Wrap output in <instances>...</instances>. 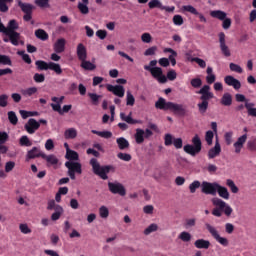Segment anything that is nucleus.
I'll return each instance as SVG.
<instances>
[{"label": "nucleus", "mask_w": 256, "mask_h": 256, "mask_svg": "<svg viewBox=\"0 0 256 256\" xmlns=\"http://www.w3.org/2000/svg\"><path fill=\"white\" fill-rule=\"evenodd\" d=\"M35 36L37 39H41V41H47V39H49V34H47V32H45L43 29L36 30Z\"/></svg>", "instance_id": "41"}, {"label": "nucleus", "mask_w": 256, "mask_h": 256, "mask_svg": "<svg viewBox=\"0 0 256 256\" xmlns=\"http://www.w3.org/2000/svg\"><path fill=\"white\" fill-rule=\"evenodd\" d=\"M17 29H19V23L16 20H10L8 26L2 32L9 37L10 43L16 47L17 45H25V42L21 40V34L16 32Z\"/></svg>", "instance_id": "3"}, {"label": "nucleus", "mask_w": 256, "mask_h": 256, "mask_svg": "<svg viewBox=\"0 0 256 256\" xmlns=\"http://www.w3.org/2000/svg\"><path fill=\"white\" fill-rule=\"evenodd\" d=\"M153 136V131H151L149 128L143 130L141 128L136 129V133L134 135L136 143L138 145H141L145 141V139H149V137Z\"/></svg>", "instance_id": "11"}, {"label": "nucleus", "mask_w": 256, "mask_h": 256, "mask_svg": "<svg viewBox=\"0 0 256 256\" xmlns=\"http://www.w3.org/2000/svg\"><path fill=\"white\" fill-rule=\"evenodd\" d=\"M224 82L226 83V85H228V87H233V89H235L236 91H239V89H241V81L231 75L226 76L224 78Z\"/></svg>", "instance_id": "20"}, {"label": "nucleus", "mask_w": 256, "mask_h": 256, "mask_svg": "<svg viewBox=\"0 0 256 256\" xmlns=\"http://www.w3.org/2000/svg\"><path fill=\"white\" fill-rule=\"evenodd\" d=\"M19 231L22 233V235H31V233H33V230H31V227H29V224L27 223H20Z\"/></svg>", "instance_id": "36"}, {"label": "nucleus", "mask_w": 256, "mask_h": 256, "mask_svg": "<svg viewBox=\"0 0 256 256\" xmlns=\"http://www.w3.org/2000/svg\"><path fill=\"white\" fill-rule=\"evenodd\" d=\"M116 142L121 151L129 149V141H127V139L120 137L116 139Z\"/></svg>", "instance_id": "34"}, {"label": "nucleus", "mask_w": 256, "mask_h": 256, "mask_svg": "<svg viewBox=\"0 0 256 256\" xmlns=\"http://www.w3.org/2000/svg\"><path fill=\"white\" fill-rule=\"evenodd\" d=\"M145 71H149L158 83H167V76L163 75V69L157 67V60H151L149 65L144 66Z\"/></svg>", "instance_id": "5"}, {"label": "nucleus", "mask_w": 256, "mask_h": 256, "mask_svg": "<svg viewBox=\"0 0 256 256\" xmlns=\"http://www.w3.org/2000/svg\"><path fill=\"white\" fill-rule=\"evenodd\" d=\"M4 169H5V173H11V171H13V169H15V162L14 161L6 162Z\"/></svg>", "instance_id": "60"}, {"label": "nucleus", "mask_w": 256, "mask_h": 256, "mask_svg": "<svg viewBox=\"0 0 256 256\" xmlns=\"http://www.w3.org/2000/svg\"><path fill=\"white\" fill-rule=\"evenodd\" d=\"M106 89H108V91H110V93H113V95H116V97H125V87L121 86V85H111V84H107L106 85Z\"/></svg>", "instance_id": "17"}, {"label": "nucleus", "mask_w": 256, "mask_h": 256, "mask_svg": "<svg viewBox=\"0 0 256 256\" xmlns=\"http://www.w3.org/2000/svg\"><path fill=\"white\" fill-rule=\"evenodd\" d=\"M221 155V143H219V137L216 135L214 147L210 148L207 153L208 159H215Z\"/></svg>", "instance_id": "15"}, {"label": "nucleus", "mask_w": 256, "mask_h": 256, "mask_svg": "<svg viewBox=\"0 0 256 256\" xmlns=\"http://www.w3.org/2000/svg\"><path fill=\"white\" fill-rule=\"evenodd\" d=\"M67 43V40L65 38H60L54 43V51L55 53H63L65 51V45Z\"/></svg>", "instance_id": "25"}, {"label": "nucleus", "mask_w": 256, "mask_h": 256, "mask_svg": "<svg viewBox=\"0 0 256 256\" xmlns=\"http://www.w3.org/2000/svg\"><path fill=\"white\" fill-rule=\"evenodd\" d=\"M211 203L214 207V209L212 210V215L214 217H222L223 213L226 217H231V215H233V208L231 207V205L227 204L225 200L214 197L211 199Z\"/></svg>", "instance_id": "2"}, {"label": "nucleus", "mask_w": 256, "mask_h": 256, "mask_svg": "<svg viewBox=\"0 0 256 256\" xmlns=\"http://www.w3.org/2000/svg\"><path fill=\"white\" fill-rule=\"evenodd\" d=\"M196 223H197V219L188 218V219L185 220L184 227L186 229H191V227H195Z\"/></svg>", "instance_id": "54"}, {"label": "nucleus", "mask_w": 256, "mask_h": 256, "mask_svg": "<svg viewBox=\"0 0 256 256\" xmlns=\"http://www.w3.org/2000/svg\"><path fill=\"white\" fill-rule=\"evenodd\" d=\"M16 2L18 3V6L23 11V13H33V5L22 3L21 0H16Z\"/></svg>", "instance_id": "30"}, {"label": "nucleus", "mask_w": 256, "mask_h": 256, "mask_svg": "<svg viewBox=\"0 0 256 256\" xmlns=\"http://www.w3.org/2000/svg\"><path fill=\"white\" fill-rule=\"evenodd\" d=\"M53 111H56V113H59V115H65V113H69L71 109H73V105L68 104L64 105L62 108L60 104H50Z\"/></svg>", "instance_id": "21"}, {"label": "nucleus", "mask_w": 256, "mask_h": 256, "mask_svg": "<svg viewBox=\"0 0 256 256\" xmlns=\"http://www.w3.org/2000/svg\"><path fill=\"white\" fill-rule=\"evenodd\" d=\"M149 9H162L163 3L160 0H150L148 3Z\"/></svg>", "instance_id": "49"}, {"label": "nucleus", "mask_w": 256, "mask_h": 256, "mask_svg": "<svg viewBox=\"0 0 256 256\" xmlns=\"http://www.w3.org/2000/svg\"><path fill=\"white\" fill-rule=\"evenodd\" d=\"M226 185H227V187H229L231 193H234V194L239 193V187H237V185H235V182L233 180L227 179Z\"/></svg>", "instance_id": "43"}, {"label": "nucleus", "mask_w": 256, "mask_h": 256, "mask_svg": "<svg viewBox=\"0 0 256 256\" xmlns=\"http://www.w3.org/2000/svg\"><path fill=\"white\" fill-rule=\"evenodd\" d=\"M201 182L199 180H195L193 181L190 185H189V191L190 193H195L197 191V189H199V187H201Z\"/></svg>", "instance_id": "51"}, {"label": "nucleus", "mask_w": 256, "mask_h": 256, "mask_svg": "<svg viewBox=\"0 0 256 256\" xmlns=\"http://www.w3.org/2000/svg\"><path fill=\"white\" fill-rule=\"evenodd\" d=\"M121 121L128 123V125H143V120L133 119V112L126 115L124 112L120 113Z\"/></svg>", "instance_id": "16"}, {"label": "nucleus", "mask_w": 256, "mask_h": 256, "mask_svg": "<svg viewBox=\"0 0 256 256\" xmlns=\"http://www.w3.org/2000/svg\"><path fill=\"white\" fill-rule=\"evenodd\" d=\"M117 157H118V159H120V161H126V162H129L132 159L131 154L123 153V152H119L117 154Z\"/></svg>", "instance_id": "56"}, {"label": "nucleus", "mask_w": 256, "mask_h": 256, "mask_svg": "<svg viewBox=\"0 0 256 256\" xmlns=\"http://www.w3.org/2000/svg\"><path fill=\"white\" fill-rule=\"evenodd\" d=\"M216 193H218V195H219V197H221V199H225L226 201H229V198L231 197V194L229 193V190L227 189V187L221 186V184H218Z\"/></svg>", "instance_id": "24"}, {"label": "nucleus", "mask_w": 256, "mask_h": 256, "mask_svg": "<svg viewBox=\"0 0 256 256\" xmlns=\"http://www.w3.org/2000/svg\"><path fill=\"white\" fill-rule=\"evenodd\" d=\"M205 227L207 231L210 233L211 237H213V239H215V241L219 243V245H222V247H229V239L222 237L221 234L219 233V230H217L215 226L206 223Z\"/></svg>", "instance_id": "8"}, {"label": "nucleus", "mask_w": 256, "mask_h": 256, "mask_svg": "<svg viewBox=\"0 0 256 256\" xmlns=\"http://www.w3.org/2000/svg\"><path fill=\"white\" fill-rule=\"evenodd\" d=\"M98 213L101 219H107L109 217V208L107 206H100Z\"/></svg>", "instance_id": "48"}, {"label": "nucleus", "mask_w": 256, "mask_h": 256, "mask_svg": "<svg viewBox=\"0 0 256 256\" xmlns=\"http://www.w3.org/2000/svg\"><path fill=\"white\" fill-rule=\"evenodd\" d=\"M178 239L182 240L184 243H189V241L193 239V236L191 235V233L183 231L178 235Z\"/></svg>", "instance_id": "40"}, {"label": "nucleus", "mask_w": 256, "mask_h": 256, "mask_svg": "<svg viewBox=\"0 0 256 256\" xmlns=\"http://www.w3.org/2000/svg\"><path fill=\"white\" fill-rule=\"evenodd\" d=\"M221 104L225 107H230L233 104V97L229 93H224L221 98Z\"/></svg>", "instance_id": "31"}, {"label": "nucleus", "mask_w": 256, "mask_h": 256, "mask_svg": "<svg viewBox=\"0 0 256 256\" xmlns=\"http://www.w3.org/2000/svg\"><path fill=\"white\" fill-rule=\"evenodd\" d=\"M214 137H215V132L214 131H211V130L206 131L205 141H206L207 145H209V146L213 145Z\"/></svg>", "instance_id": "45"}, {"label": "nucleus", "mask_w": 256, "mask_h": 256, "mask_svg": "<svg viewBox=\"0 0 256 256\" xmlns=\"http://www.w3.org/2000/svg\"><path fill=\"white\" fill-rule=\"evenodd\" d=\"M229 68L230 71H232L233 73H243V68L240 65L235 64L233 62L229 64Z\"/></svg>", "instance_id": "52"}, {"label": "nucleus", "mask_w": 256, "mask_h": 256, "mask_svg": "<svg viewBox=\"0 0 256 256\" xmlns=\"http://www.w3.org/2000/svg\"><path fill=\"white\" fill-rule=\"evenodd\" d=\"M192 143L193 145L187 144L183 147V149L188 155H191V157H195L196 155H199V153H201L202 149L201 138L199 137V135L196 134L192 138Z\"/></svg>", "instance_id": "7"}, {"label": "nucleus", "mask_w": 256, "mask_h": 256, "mask_svg": "<svg viewBox=\"0 0 256 256\" xmlns=\"http://www.w3.org/2000/svg\"><path fill=\"white\" fill-rule=\"evenodd\" d=\"M24 127L27 133L33 135V133H35V131H37L39 127H41V124H39L37 120L30 118Z\"/></svg>", "instance_id": "19"}, {"label": "nucleus", "mask_w": 256, "mask_h": 256, "mask_svg": "<svg viewBox=\"0 0 256 256\" xmlns=\"http://www.w3.org/2000/svg\"><path fill=\"white\" fill-rule=\"evenodd\" d=\"M90 165L92 166L93 169V173H95V175H98V177L100 179H103L104 181L109 179V177L107 176V174L112 171H115V167L111 166V165H107V166H101V164H99V162L97 161V159L92 158L90 160Z\"/></svg>", "instance_id": "4"}, {"label": "nucleus", "mask_w": 256, "mask_h": 256, "mask_svg": "<svg viewBox=\"0 0 256 256\" xmlns=\"http://www.w3.org/2000/svg\"><path fill=\"white\" fill-rule=\"evenodd\" d=\"M180 11L181 13H191V15L198 17L201 23H207V18H205V15L200 13L197 8L191 4L181 6Z\"/></svg>", "instance_id": "9"}, {"label": "nucleus", "mask_w": 256, "mask_h": 256, "mask_svg": "<svg viewBox=\"0 0 256 256\" xmlns=\"http://www.w3.org/2000/svg\"><path fill=\"white\" fill-rule=\"evenodd\" d=\"M9 105V95L1 94L0 95V107H7Z\"/></svg>", "instance_id": "55"}, {"label": "nucleus", "mask_w": 256, "mask_h": 256, "mask_svg": "<svg viewBox=\"0 0 256 256\" xmlns=\"http://www.w3.org/2000/svg\"><path fill=\"white\" fill-rule=\"evenodd\" d=\"M126 105L127 107H133L135 105V96H133L131 91L126 92Z\"/></svg>", "instance_id": "44"}, {"label": "nucleus", "mask_w": 256, "mask_h": 256, "mask_svg": "<svg viewBox=\"0 0 256 256\" xmlns=\"http://www.w3.org/2000/svg\"><path fill=\"white\" fill-rule=\"evenodd\" d=\"M20 145H22V147H31L33 144L31 143V140H29V137L22 136L20 138Z\"/></svg>", "instance_id": "58"}, {"label": "nucleus", "mask_w": 256, "mask_h": 256, "mask_svg": "<svg viewBox=\"0 0 256 256\" xmlns=\"http://www.w3.org/2000/svg\"><path fill=\"white\" fill-rule=\"evenodd\" d=\"M156 231H159V225L152 223L144 230V235H151V233H155Z\"/></svg>", "instance_id": "42"}, {"label": "nucleus", "mask_w": 256, "mask_h": 256, "mask_svg": "<svg viewBox=\"0 0 256 256\" xmlns=\"http://www.w3.org/2000/svg\"><path fill=\"white\" fill-rule=\"evenodd\" d=\"M50 71H54L56 75H61L63 73V69H61V65L54 63V62H49V68Z\"/></svg>", "instance_id": "39"}, {"label": "nucleus", "mask_w": 256, "mask_h": 256, "mask_svg": "<svg viewBox=\"0 0 256 256\" xmlns=\"http://www.w3.org/2000/svg\"><path fill=\"white\" fill-rule=\"evenodd\" d=\"M0 65H11V58L7 55L0 54Z\"/></svg>", "instance_id": "63"}, {"label": "nucleus", "mask_w": 256, "mask_h": 256, "mask_svg": "<svg viewBox=\"0 0 256 256\" xmlns=\"http://www.w3.org/2000/svg\"><path fill=\"white\" fill-rule=\"evenodd\" d=\"M81 68L85 69L86 71H93L96 69V66H95V64H93L87 60H82Z\"/></svg>", "instance_id": "47"}, {"label": "nucleus", "mask_w": 256, "mask_h": 256, "mask_svg": "<svg viewBox=\"0 0 256 256\" xmlns=\"http://www.w3.org/2000/svg\"><path fill=\"white\" fill-rule=\"evenodd\" d=\"M224 139H225L226 145H231V143H233V131L225 132Z\"/></svg>", "instance_id": "59"}, {"label": "nucleus", "mask_w": 256, "mask_h": 256, "mask_svg": "<svg viewBox=\"0 0 256 256\" xmlns=\"http://www.w3.org/2000/svg\"><path fill=\"white\" fill-rule=\"evenodd\" d=\"M208 107H209L208 100H202L201 103H198V108H199L200 113H205L207 111Z\"/></svg>", "instance_id": "57"}, {"label": "nucleus", "mask_w": 256, "mask_h": 256, "mask_svg": "<svg viewBox=\"0 0 256 256\" xmlns=\"http://www.w3.org/2000/svg\"><path fill=\"white\" fill-rule=\"evenodd\" d=\"M43 155H45V153L41 152V149H39L38 147H34L30 151H28L27 159H35L37 157L43 158Z\"/></svg>", "instance_id": "27"}, {"label": "nucleus", "mask_w": 256, "mask_h": 256, "mask_svg": "<svg viewBox=\"0 0 256 256\" xmlns=\"http://www.w3.org/2000/svg\"><path fill=\"white\" fill-rule=\"evenodd\" d=\"M201 95V101H209V99H214L215 95L211 92V86L204 85L199 91L196 92Z\"/></svg>", "instance_id": "14"}, {"label": "nucleus", "mask_w": 256, "mask_h": 256, "mask_svg": "<svg viewBox=\"0 0 256 256\" xmlns=\"http://www.w3.org/2000/svg\"><path fill=\"white\" fill-rule=\"evenodd\" d=\"M92 133L94 135H98V137H102V139H111L113 137V133L111 131H97V130H92Z\"/></svg>", "instance_id": "32"}, {"label": "nucleus", "mask_w": 256, "mask_h": 256, "mask_svg": "<svg viewBox=\"0 0 256 256\" xmlns=\"http://www.w3.org/2000/svg\"><path fill=\"white\" fill-rule=\"evenodd\" d=\"M88 96L90 97L92 103L94 105H99V99H101V95L95 94V93H89Z\"/></svg>", "instance_id": "62"}, {"label": "nucleus", "mask_w": 256, "mask_h": 256, "mask_svg": "<svg viewBox=\"0 0 256 256\" xmlns=\"http://www.w3.org/2000/svg\"><path fill=\"white\" fill-rule=\"evenodd\" d=\"M219 187V183L217 182H207L204 181L201 184V191L205 195H217V188Z\"/></svg>", "instance_id": "10"}, {"label": "nucleus", "mask_w": 256, "mask_h": 256, "mask_svg": "<svg viewBox=\"0 0 256 256\" xmlns=\"http://www.w3.org/2000/svg\"><path fill=\"white\" fill-rule=\"evenodd\" d=\"M65 139H75L77 137V129L68 128L64 132Z\"/></svg>", "instance_id": "37"}, {"label": "nucleus", "mask_w": 256, "mask_h": 256, "mask_svg": "<svg viewBox=\"0 0 256 256\" xmlns=\"http://www.w3.org/2000/svg\"><path fill=\"white\" fill-rule=\"evenodd\" d=\"M210 17H213V19H218L219 21H223V19L227 17V14L222 10H214L210 12Z\"/></svg>", "instance_id": "28"}, {"label": "nucleus", "mask_w": 256, "mask_h": 256, "mask_svg": "<svg viewBox=\"0 0 256 256\" xmlns=\"http://www.w3.org/2000/svg\"><path fill=\"white\" fill-rule=\"evenodd\" d=\"M175 138H173V135H171V134H166L165 136H164V144L166 145V147H169V146H171V145H173V140H174Z\"/></svg>", "instance_id": "64"}, {"label": "nucleus", "mask_w": 256, "mask_h": 256, "mask_svg": "<svg viewBox=\"0 0 256 256\" xmlns=\"http://www.w3.org/2000/svg\"><path fill=\"white\" fill-rule=\"evenodd\" d=\"M76 53L80 61L87 60V48L85 45H83V43L77 45Z\"/></svg>", "instance_id": "23"}, {"label": "nucleus", "mask_w": 256, "mask_h": 256, "mask_svg": "<svg viewBox=\"0 0 256 256\" xmlns=\"http://www.w3.org/2000/svg\"><path fill=\"white\" fill-rule=\"evenodd\" d=\"M38 91L39 89H37V87H30L22 90L21 93L23 97H33V95H36Z\"/></svg>", "instance_id": "33"}, {"label": "nucleus", "mask_w": 256, "mask_h": 256, "mask_svg": "<svg viewBox=\"0 0 256 256\" xmlns=\"http://www.w3.org/2000/svg\"><path fill=\"white\" fill-rule=\"evenodd\" d=\"M89 0H82L78 3V9L82 15H87L89 13Z\"/></svg>", "instance_id": "29"}, {"label": "nucleus", "mask_w": 256, "mask_h": 256, "mask_svg": "<svg viewBox=\"0 0 256 256\" xmlns=\"http://www.w3.org/2000/svg\"><path fill=\"white\" fill-rule=\"evenodd\" d=\"M247 137V133H245L239 136L233 143L234 153H236V155H239L241 151H243V147H245V144L247 143Z\"/></svg>", "instance_id": "13"}, {"label": "nucleus", "mask_w": 256, "mask_h": 256, "mask_svg": "<svg viewBox=\"0 0 256 256\" xmlns=\"http://www.w3.org/2000/svg\"><path fill=\"white\" fill-rule=\"evenodd\" d=\"M218 37L221 52L223 53V55H225V57H231V50H229V46H227V43L225 41V33H219Z\"/></svg>", "instance_id": "18"}, {"label": "nucleus", "mask_w": 256, "mask_h": 256, "mask_svg": "<svg viewBox=\"0 0 256 256\" xmlns=\"http://www.w3.org/2000/svg\"><path fill=\"white\" fill-rule=\"evenodd\" d=\"M62 215H63V207L56 206L55 212L52 213V215H51V220L52 221H59V219H61Z\"/></svg>", "instance_id": "35"}, {"label": "nucleus", "mask_w": 256, "mask_h": 256, "mask_svg": "<svg viewBox=\"0 0 256 256\" xmlns=\"http://www.w3.org/2000/svg\"><path fill=\"white\" fill-rule=\"evenodd\" d=\"M108 189L114 195H120L121 197H125L127 195V191L125 190V186L119 182H109Z\"/></svg>", "instance_id": "12"}, {"label": "nucleus", "mask_w": 256, "mask_h": 256, "mask_svg": "<svg viewBox=\"0 0 256 256\" xmlns=\"http://www.w3.org/2000/svg\"><path fill=\"white\" fill-rule=\"evenodd\" d=\"M19 113L22 119H27L28 117H38L39 115V112L37 111L20 110Z\"/></svg>", "instance_id": "38"}, {"label": "nucleus", "mask_w": 256, "mask_h": 256, "mask_svg": "<svg viewBox=\"0 0 256 256\" xmlns=\"http://www.w3.org/2000/svg\"><path fill=\"white\" fill-rule=\"evenodd\" d=\"M66 159H68V161L65 163V167L68 169V175L70 179L75 180V173L78 175L83 173L81 163L73 162L79 161V154L74 150H68V152H66Z\"/></svg>", "instance_id": "1"}, {"label": "nucleus", "mask_w": 256, "mask_h": 256, "mask_svg": "<svg viewBox=\"0 0 256 256\" xmlns=\"http://www.w3.org/2000/svg\"><path fill=\"white\" fill-rule=\"evenodd\" d=\"M35 65H36L37 69H39L40 71L49 70V62L47 63L43 60H38L35 62Z\"/></svg>", "instance_id": "46"}, {"label": "nucleus", "mask_w": 256, "mask_h": 256, "mask_svg": "<svg viewBox=\"0 0 256 256\" xmlns=\"http://www.w3.org/2000/svg\"><path fill=\"white\" fill-rule=\"evenodd\" d=\"M141 41L142 43H151V41H153V37L150 33L145 32L141 35Z\"/></svg>", "instance_id": "61"}, {"label": "nucleus", "mask_w": 256, "mask_h": 256, "mask_svg": "<svg viewBox=\"0 0 256 256\" xmlns=\"http://www.w3.org/2000/svg\"><path fill=\"white\" fill-rule=\"evenodd\" d=\"M42 159H45L48 167H54L57 168V165H59V159L57 156L50 154V155H42Z\"/></svg>", "instance_id": "22"}, {"label": "nucleus", "mask_w": 256, "mask_h": 256, "mask_svg": "<svg viewBox=\"0 0 256 256\" xmlns=\"http://www.w3.org/2000/svg\"><path fill=\"white\" fill-rule=\"evenodd\" d=\"M8 119L12 125H17L19 119L17 118V114L14 111L8 112Z\"/></svg>", "instance_id": "53"}, {"label": "nucleus", "mask_w": 256, "mask_h": 256, "mask_svg": "<svg viewBox=\"0 0 256 256\" xmlns=\"http://www.w3.org/2000/svg\"><path fill=\"white\" fill-rule=\"evenodd\" d=\"M172 21L174 23V25H176L177 27H181V25H183V23H185V21L183 20V16L176 14L173 16Z\"/></svg>", "instance_id": "50"}, {"label": "nucleus", "mask_w": 256, "mask_h": 256, "mask_svg": "<svg viewBox=\"0 0 256 256\" xmlns=\"http://www.w3.org/2000/svg\"><path fill=\"white\" fill-rule=\"evenodd\" d=\"M156 109H162L164 111H173L174 113H183L185 109L183 108V105L173 103V102H167L164 98H159L158 101L155 103Z\"/></svg>", "instance_id": "6"}, {"label": "nucleus", "mask_w": 256, "mask_h": 256, "mask_svg": "<svg viewBox=\"0 0 256 256\" xmlns=\"http://www.w3.org/2000/svg\"><path fill=\"white\" fill-rule=\"evenodd\" d=\"M194 247H196V249H209V247H211V242L203 238L197 239L194 242Z\"/></svg>", "instance_id": "26"}]
</instances>
